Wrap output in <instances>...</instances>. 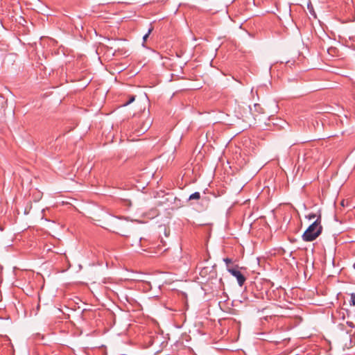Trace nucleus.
<instances>
[{
  "instance_id": "0eeeda50",
  "label": "nucleus",
  "mask_w": 355,
  "mask_h": 355,
  "mask_svg": "<svg viewBox=\"0 0 355 355\" xmlns=\"http://www.w3.org/2000/svg\"><path fill=\"white\" fill-rule=\"evenodd\" d=\"M350 297H351V299H350V301H349V304L351 306H355V293H351L350 294Z\"/></svg>"
},
{
  "instance_id": "1a4fd4ad",
  "label": "nucleus",
  "mask_w": 355,
  "mask_h": 355,
  "mask_svg": "<svg viewBox=\"0 0 355 355\" xmlns=\"http://www.w3.org/2000/svg\"><path fill=\"white\" fill-rule=\"evenodd\" d=\"M153 31V28H150L148 29V32L143 36V41L144 42L146 41L147 38L148 37L149 35Z\"/></svg>"
},
{
  "instance_id": "6e6552de",
  "label": "nucleus",
  "mask_w": 355,
  "mask_h": 355,
  "mask_svg": "<svg viewBox=\"0 0 355 355\" xmlns=\"http://www.w3.org/2000/svg\"><path fill=\"white\" fill-rule=\"evenodd\" d=\"M223 261L225 263L227 270L228 267H230V264L232 263V259L227 257L223 259Z\"/></svg>"
},
{
  "instance_id": "423d86ee",
  "label": "nucleus",
  "mask_w": 355,
  "mask_h": 355,
  "mask_svg": "<svg viewBox=\"0 0 355 355\" xmlns=\"http://www.w3.org/2000/svg\"><path fill=\"white\" fill-rule=\"evenodd\" d=\"M200 198V194L199 192L196 191L190 195L189 200H198Z\"/></svg>"
},
{
  "instance_id": "9d476101",
  "label": "nucleus",
  "mask_w": 355,
  "mask_h": 355,
  "mask_svg": "<svg viewBox=\"0 0 355 355\" xmlns=\"http://www.w3.org/2000/svg\"><path fill=\"white\" fill-rule=\"evenodd\" d=\"M135 96H131L130 97V99L126 103H124L123 105L126 106V105L130 104L131 103H132L135 101Z\"/></svg>"
},
{
  "instance_id": "39448f33",
  "label": "nucleus",
  "mask_w": 355,
  "mask_h": 355,
  "mask_svg": "<svg viewBox=\"0 0 355 355\" xmlns=\"http://www.w3.org/2000/svg\"><path fill=\"white\" fill-rule=\"evenodd\" d=\"M152 120L150 117H147V119L141 122L140 127L135 130V131L139 135L144 134L146 132L152 125Z\"/></svg>"
},
{
  "instance_id": "ddd939ff",
  "label": "nucleus",
  "mask_w": 355,
  "mask_h": 355,
  "mask_svg": "<svg viewBox=\"0 0 355 355\" xmlns=\"http://www.w3.org/2000/svg\"><path fill=\"white\" fill-rule=\"evenodd\" d=\"M347 324L351 328H354L355 327V325L354 324V323L352 322H347Z\"/></svg>"
},
{
  "instance_id": "7ed1b4c3",
  "label": "nucleus",
  "mask_w": 355,
  "mask_h": 355,
  "mask_svg": "<svg viewBox=\"0 0 355 355\" xmlns=\"http://www.w3.org/2000/svg\"><path fill=\"white\" fill-rule=\"evenodd\" d=\"M200 275L206 280H209L211 279L216 278V271L215 270V266L203 267L200 271Z\"/></svg>"
},
{
  "instance_id": "4468645a",
  "label": "nucleus",
  "mask_w": 355,
  "mask_h": 355,
  "mask_svg": "<svg viewBox=\"0 0 355 355\" xmlns=\"http://www.w3.org/2000/svg\"><path fill=\"white\" fill-rule=\"evenodd\" d=\"M254 106H255V107H257V106L259 107V105H258V104H254Z\"/></svg>"
},
{
  "instance_id": "f257e3e1",
  "label": "nucleus",
  "mask_w": 355,
  "mask_h": 355,
  "mask_svg": "<svg viewBox=\"0 0 355 355\" xmlns=\"http://www.w3.org/2000/svg\"><path fill=\"white\" fill-rule=\"evenodd\" d=\"M101 226L110 232L127 237V242L132 247H135L136 252H140L147 250V247L149 245V242L147 239L141 237L140 235H128V230L131 226L128 221L122 220L120 218L107 216L106 221Z\"/></svg>"
},
{
  "instance_id": "20e7f679",
  "label": "nucleus",
  "mask_w": 355,
  "mask_h": 355,
  "mask_svg": "<svg viewBox=\"0 0 355 355\" xmlns=\"http://www.w3.org/2000/svg\"><path fill=\"white\" fill-rule=\"evenodd\" d=\"M227 271L232 276L236 277L237 282L240 286H242L244 284L246 278L237 268L228 267Z\"/></svg>"
},
{
  "instance_id": "f03ea898",
  "label": "nucleus",
  "mask_w": 355,
  "mask_h": 355,
  "mask_svg": "<svg viewBox=\"0 0 355 355\" xmlns=\"http://www.w3.org/2000/svg\"><path fill=\"white\" fill-rule=\"evenodd\" d=\"M322 231V226L321 225V216H318L316 220L310 225L306 231L302 234V239L306 242H311L314 241L318 237Z\"/></svg>"
},
{
  "instance_id": "9b49d317",
  "label": "nucleus",
  "mask_w": 355,
  "mask_h": 355,
  "mask_svg": "<svg viewBox=\"0 0 355 355\" xmlns=\"http://www.w3.org/2000/svg\"><path fill=\"white\" fill-rule=\"evenodd\" d=\"M318 218L317 215L315 214H309L308 216H307V218L309 219V220H312V219H314L315 218Z\"/></svg>"
},
{
  "instance_id": "f8f14e48",
  "label": "nucleus",
  "mask_w": 355,
  "mask_h": 355,
  "mask_svg": "<svg viewBox=\"0 0 355 355\" xmlns=\"http://www.w3.org/2000/svg\"><path fill=\"white\" fill-rule=\"evenodd\" d=\"M123 298L129 303H131L133 300L132 298H129L127 295L124 296Z\"/></svg>"
}]
</instances>
